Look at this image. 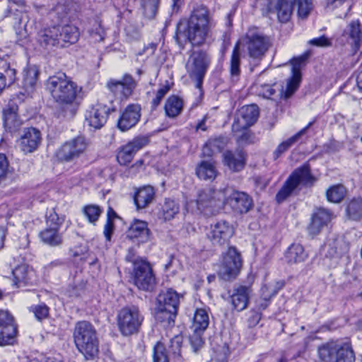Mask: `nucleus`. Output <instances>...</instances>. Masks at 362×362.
<instances>
[{
  "label": "nucleus",
  "instance_id": "58836bf2",
  "mask_svg": "<svg viewBox=\"0 0 362 362\" xmlns=\"http://www.w3.org/2000/svg\"><path fill=\"white\" fill-rule=\"evenodd\" d=\"M182 109V100L177 96L169 97L165 105V111L168 117L174 118L180 114Z\"/></svg>",
  "mask_w": 362,
  "mask_h": 362
},
{
  "label": "nucleus",
  "instance_id": "20e7f679",
  "mask_svg": "<svg viewBox=\"0 0 362 362\" xmlns=\"http://www.w3.org/2000/svg\"><path fill=\"white\" fill-rule=\"evenodd\" d=\"M180 303V294L172 288L160 291L156 298L155 317L164 326L174 325Z\"/></svg>",
  "mask_w": 362,
  "mask_h": 362
},
{
  "label": "nucleus",
  "instance_id": "f704fd0d",
  "mask_svg": "<svg viewBox=\"0 0 362 362\" xmlns=\"http://www.w3.org/2000/svg\"><path fill=\"white\" fill-rule=\"evenodd\" d=\"M228 139L226 136L210 139L205 144L202 148V153L204 156L211 157L216 153L221 152L226 146Z\"/></svg>",
  "mask_w": 362,
  "mask_h": 362
},
{
  "label": "nucleus",
  "instance_id": "4468645a",
  "mask_svg": "<svg viewBox=\"0 0 362 362\" xmlns=\"http://www.w3.org/2000/svg\"><path fill=\"white\" fill-rule=\"evenodd\" d=\"M308 56V54H305L291 60L292 76L288 80L286 89L281 90V98L284 99L289 98L298 88L301 81L300 70L305 66Z\"/></svg>",
  "mask_w": 362,
  "mask_h": 362
},
{
  "label": "nucleus",
  "instance_id": "a878e982",
  "mask_svg": "<svg viewBox=\"0 0 362 362\" xmlns=\"http://www.w3.org/2000/svg\"><path fill=\"white\" fill-rule=\"evenodd\" d=\"M58 32L57 26L41 29L37 35V40L39 45L45 49L59 46Z\"/></svg>",
  "mask_w": 362,
  "mask_h": 362
},
{
  "label": "nucleus",
  "instance_id": "2f4dec72",
  "mask_svg": "<svg viewBox=\"0 0 362 362\" xmlns=\"http://www.w3.org/2000/svg\"><path fill=\"white\" fill-rule=\"evenodd\" d=\"M41 241L50 247H57L62 244V235L59 233V229L46 226L39 233Z\"/></svg>",
  "mask_w": 362,
  "mask_h": 362
},
{
  "label": "nucleus",
  "instance_id": "37998d69",
  "mask_svg": "<svg viewBox=\"0 0 362 362\" xmlns=\"http://www.w3.org/2000/svg\"><path fill=\"white\" fill-rule=\"evenodd\" d=\"M179 211V206L171 199H165L161 206L162 216L165 220H170Z\"/></svg>",
  "mask_w": 362,
  "mask_h": 362
},
{
  "label": "nucleus",
  "instance_id": "6e6d98bb",
  "mask_svg": "<svg viewBox=\"0 0 362 362\" xmlns=\"http://www.w3.org/2000/svg\"><path fill=\"white\" fill-rule=\"evenodd\" d=\"M69 9L67 8V6L64 4H58L55 7L54 11L51 13L52 14H57L59 21H62L67 16L69 13Z\"/></svg>",
  "mask_w": 362,
  "mask_h": 362
},
{
  "label": "nucleus",
  "instance_id": "7ed1b4c3",
  "mask_svg": "<svg viewBox=\"0 0 362 362\" xmlns=\"http://www.w3.org/2000/svg\"><path fill=\"white\" fill-rule=\"evenodd\" d=\"M73 338L77 350L86 359L93 360L99 352V340L95 327L88 321L77 322L73 331Z\"/></svg>",
  "mask_w": 362,
  "mask_h": 362
},
{
  "label": "nucleus",
  "instance_id": "5fc2aeb1",
  "mask_svg": "<svg viewBox=\"0 0 362 362\" xmlns=\"http://www.w3.org/2000/svg\"><path fill=\"white\" fill-rule=\"evenodd\" d=\"M9 164L6 156L0 153V183L4 181L9 172Z\"/></svg>",
  "mask_w": 362,
  "mask_h": 362
},
{
  "label": "nucleus",
  "instance_id": "0e129e2a",
  "mask_svg": "<svg viewBox=\"0 0 362 362\" xmlns=\"http://www.w3.org/2000/svg\"><path fill=\"white\" fill-rule=\"evenodd\" d=\"M284 285L285 283L284 281H276L273 288H271L272 293L269 295V298L275 296L279 292V291L284 288Z\"/></svg>",
  "mask_w": 362,
  "mask_h": 362
},
{
  "label": "nucleus",
  "instance_id": "de8ad7c7",
  "mask_svg": "<svg viewBox=\"0 0 362 362\" xmlns=\"http://www.w3.org/2000/svg\"><path fill=\"white\" fill-rule=\"evenodd\" d=\"M160 0H142L144 15L148 18H153L158 11Z\"/></svg>",
  "mask_w": 362,
  "mask_h": 362
},
{
  "label": "nucleus",
  "instance_id": "774afa93",
  "mask_svg": "<svg viewBox=\"0 0 362 362\" xmlns=\"http://www.w3.org/2000/svg\"><path fill=\"white\" fill-rule=\"evenodd\" d=\"M205 122H206V117H204L202 121H200L196 128L197 129H202L203 131H205L206 130V124H205Z\"/></svg>",
  "mask_w": 362,
  "mask_h": 362
},
{
  "label": "nucleus",
  "instance_id": "79ce46f5",
  "mask_svg": "<svg viewBox=\"0 0 362 362\" xmlns=\"http://www.w3.org/2000/svg\"><path fill=\"white\" fill-rule=\"evenodd\" d=\"M346 213L353 220H359L362 218V199H354L347 206Z\"/></svg>",
  "mask_w": 362,
  "mask_h": 362
},
{
  "label": "nucleus",
  "instance_id": "8fccbe9b",
  "mask_svg": "<svg viewBox=\"0 0 362 362\" xmlns=\"http://www.w3.org/2000/svg\"><path fill=\"white\" fill-rule=\"evenodd\" d=\"M64 222V218L59 217L54 209H51L46 215V226L59 229Z\"/></svg>",
  "mask_w": 362,
  "mask_h": 362
},
{
  "label": "nucleus",
  "instance_id": "2eb2a0df",
  "mask_svg": "<svg viewBox=\"0 0 362 362\" xmlns=\"http://www.w3.org/2000/svg\"><path fill=\"white\" fill-rule=\"evenodd\" d=\"M135 285L141 290L152 291L156 285V278L148 262H138L134 269Z\"/></svg>",
  "mask_w": 362,
  "mask_h": 362
},
{
  "label": "nucleus",
  "instance_id": "1a4fd4ad",
  "mask_svg": "<svg viewBox=\"0 0 362 362\" xmlns=\"http://www.w3.org/2000/svg\"><path fill=\"white\" fill-rule=\"evenodd\" d=\"M88 146L83 136H78L64 143L56 151V157L62 162H72L80 158Z\"/></svg>",
  "mask_w": 362,
  "mask_h": 362
},
{
  "label": "nucleus",
  "instance_id": "5701e85b",
  "mask_svg": "<svg viewBox=\"0 0 362 362\" xmlns=\"http://www.w3.org/2000/svg\"><path fill=\"white\" fill-rule=\"evenodd\" d=\"M127 237L136 240L139 243H146L150 239V230L146 221L135 219L127 231Z\"/></svg>",
  "mask_w": 362,
  "mask_h": 362
},
{
  "label": "nucleus",
  "instance_id": "423d86ee",
  "mask_svg": "<svg viewBox=\"0 0 362 362\" xmlns=\"http://www.w3.org/2000/svg\"><path fill=\"white\" fill-rule=\"evenodd\" d=\"M144 319V317L137 305H127L122 308L117 315L119 331L123 336H131L137 334L140 330Z\"/></svg>",
  "mask_w": 362,
  "mask_h": 362
},
{
  "label": "nucleus",
  "instance_id": "72a5a7b5",
  "mask_svg": "<svg viewBox=\"0 0 362 362\" xmlns=\"http://www.w3.org/2000/svg\"><path fill=\"white\" fill-rule=\"evenodd\" d=\"M286 262L289 264H298L304 262L308 254L300 244H292L284 255Z\"/></svg>",
  "mask_w": 362,
  "mask_h": 362
},
{
  "label": "nucleus",
  "instance_id": "412c9836",
  "mask_svg": "<svg viewBox=\"0 0 362 362\" xmlns=\"http://www.w3.org/2000/svg\"><path fill=\"white\" fill-rule=\"evenodd\" d=\"M141 110V106L138 104L127 105L118 119V128L122 132H126L134 127L140 120Z\"/></svg>",
  "mask_w": 362,
  "mask_h": 362
},
{
  "label": "nucleus",
  "instance_id": "f3484780",
  "mask_svg": "<svg viewBox=\"0 0 362 362\" xmlns=\"http://www.w3.org/2000/svg\"><path fill=\"white\" fill-rule=\"evenodd\" d=\"M17 334V327L13 315L7 310H0V346L13 344Z\"/></svg>",
  "mask_w": 362,
  "mask_h": 362
},
{
  "label": "nucleus",
  "instance_id": "69168bd1",
  "mask_svg": "<svg viewBox=\"0 0 362 362\" xmlns=\"http://www.w3.org/2000/svg\"><path fill=\"white\" fill-rule=\"evenodd\" d=\"M107 220H112V221H113L114 218H116L118 217L116 212L111 207H109V209L107 210Z\"/></svg>",
  "mask_w": 362,
  "mask_h": 362
},
{
  "label": "nucleus",
  "instance_id": "13d9d810",
  "mask_svg": "<svg viewBox=\"0 0 362 362\" xmlns=\"http://www.w3.org/2000/svg\"><path fill=\"white\" fill-rule=\"evenodd\" d=\"M275 90L268 84H261L259 86V95H262L264 98H270L275 93Z\"/></svg>",
  "mask_w": 362,
  "mask_h": 362
},
{
  "label": "nucleus",
  "instance_id": "4c0bfd02",
  "mask_svg": "<svg viewBox=\"0 0 362 362\" xmlns=\"http://www.w3.org/2000/svg\"><path fill=\"white\" fill-rule=\"evenodd\" d=\"M13 286L16 288L25 286L29 281V269L26 264H20L12 271Z\"/></svg>",
  "mask_w": 362,
  "mask_h": 362
},
{
  "label": "nucleus",
  "instance_id": "39448f33",
  "mask_svg": "<svg viewBox=\"0 0 362 362\" xmlns=\"http://www.w3.org/2000/svg\"><path fill=\"white\" fill-rule=\"evenodd\" d=\"M315 181V178L311 173V169L308 163H305L296 168L288 177L282 187L276 195L278 203L285 201L292 194L299 185L311 186Z\"/></svg>",
  "mask_w": 362,
  "mask_h": 362
},
{
  "label": "nucleus",
  "instance_id": "0eeeda50",
  "mask_svg": "<svg viewBox=\"0 0 362 362\" xmlns=\"http://www.w3.org/2000/svg\"><path fill=\"white\" fill-rule=\"evenodd\" d=\"M320 358L325 362H355L356 356L350 342H330L318 349Z\"/></svg>",
  "mask_w": 362,
  "mask_h": 362
},
{
  "label": "nucleus",
  "instance_id": "4d7b16f0",
  "mask_svg": "<svg viewBox=\"0 0 362 362\" xmlns=\"http://www.w3.org/2000/svg\"><path fill=\"white\" fill-rule=\"evenodd\" d=\"M322 251L325 253V255L327 257L333 258L337 254L335 243L333 242L332 244H325L322 248Z\"/></svg>",
  "mask_w": 362,
  "mask_h": 362
},
{
  "label": "nucleus",
  "instance_id": "3c124183",
  "mask_svg": "<svg viewBox=\"0 0 362 362\" xmlns=\"http://www.w3.org/2000/svg\"><path fill=\"white\" fill-rule=\"evenodd\" d=\"M30 311L32 312L35 318L38 321H42L44 319L48 317L49 315V308L44 303L40 305H32L29 308Z\"/></svg>",
  "mask_w": 362,
  "mask_h": 362
},
{
  "label": "nucleus",
  "instance_id": "49530a36",
  "mask_svg": "<svg viewBox=\"0 0 362 362\" xmlns=\"http://www.w3.org/2000/svg\"><path fill=\"white\" fill-rule=\"evenodd\" d=\"M153 362H170L167 349L162 342H157L153 347Z\"/></svg>",
  "mask_w": 362,
  "mask_h": 362
},
{
  "label": "nucleus",
  "instance_id": "393cba45",
  "mask_svg": "<svg viewBox=\"0 0 362 362\" xmlns=\"http://www.w3.org/2000/svg\"><path fill=\"white\" fill-rule=\"evenodd\" d=\"M250 292V287L246 286H239L233 289L230 299L234 310L240 312L247 307Z\"/></svg>",
  "mask_w": 362,
  "mask_h": 362
},
{
  "label": "nucleus",
  "instance_id": "7c9ffc66",
  "mask_svg": "<svg viewBox=\"0 0 362 362\" xmlns=\"http://www.w3.org/2000/svg\"><path fill=\"white\" fill-rule=\"evenodd\" d=\"M223 163L233 171H240L245 166V154L242 151H227L223 155Z\"/></svg>",
  "mask_w": 362,
  "mask_h": 362
},
{
  "label": "nucleus",
  "instance_id": "6e6552de",
  "mask_svg": "<svg viewBox=\"0 0 362 362\" xmlns=\"http://www.w3.org/2000/svg\"><path fill=\"white\" fill-rule=\"evenodd\" d=\"M243 42L250 58L260 60L271 46L269 37L264 35L257 28H250Z\"/></svg>",
  "mask_w": 362,
  "mask_h": 362
},
{
  "label": "nucleus",
  "instance_id": "c9c22d12",
  "mask_svg": "<svg viewBox=\"0 0 362 362\" xmlns=\"http://www.w3.org/2000/svg\"><path fill=\"white\" fill-rule=\"evenodd\" d=\"M296 1V0H277L275 8L280 22L286 23L290 20Z\"/></svg>",
  "mask_w": 362,
  "mask_h": 362
},
{
  "label": "nucleus",
  "instance_id": "e433bc0d",
  "mask_svg": "<svg viewBox=\"0 0 362 362\" xmlns=\"http://www.w3.org/2000/svg\"><path fill=\"white\" fill-rule=\"evenodd\" d=\"M313 122H310L308 123V124L302 129L300 131H299L298 133L294 134L293 136L290 137L287 140L283 141L281 143L276 150L274 151L273 155H274V159L276 160L278 159L284 153H285L291 146H293L296 142L298 141V139L300 138L302 135L305 134L307 130L313 125Z\"/></svg>",
  "mask_w": 362,
  "mask_h": 362
},
{
  "label": "nucleus",
  "instance_id": "a211bd4d",
  "mask_svg": "<svg viewBox=\"0 0 362 362\" xmlns=\"http://www.w3.org/2000/svg\"><path fill=\"white\" fill-rule=\"evenodd\" d=\"M114 111H115L114 107L97 103L87 111L86 120L89 126L95 129H100L106 123L109 114Z\"/></svg>",
  "mask_w": 362,
  "mask_h": 362
},
{
  "label": "nucleus",
  "instance_id": "aec40b11",
  "mask_svg": "<svg viewBox=\"0 0 362 362\" xmlns=\"http://www.w3.org/2000/svg\"><path fill=\"white\" fill-rule=\"evenodd\" d=\"M107 86L115 95L127 98L136 88V82L130 74H126L121 80L110 79Z\"/></svg>",
  "mask_w": 362,
  "mask_h": 362
},
{
  "label": "nucleus",
  "instance_id": "6ab92c4d",
  "mask_svg": "<svg viewBox=\"0 0 362 362\" xmlns=\"http://www.w3.org/2000/svg\"><path fill=\"white\" fill-rule=\"evenodd\" d=\"M233 234L234 228L228 222L219 221L211 225L208 238L212 244L222 245L228 243Z\"/></svg>",
  "mask_w": 362,
  "mask_h": 362
},
{
  "label": "nucleus",
  "instance_id": "c756f323",
  "mask_svg": "<svg viewBox=\"0 0 362 362\" xmlns=\"http://www.w3.org/2000/svg\"><path fill=\"white\" fill-rule=\"evenodd\" d=\"M259 117V109L256 105H245L239 110L238 122L242 128L247 129L254 124Z\"/></svg>",
  "mask_w": 362,
  "mask_h": 362
},
{
  "label": "nucleus",
  "instance_id": "ea45409f",
  "mask_svg": "<svg viewBox=\"0 0 362 362\" xmlns=\"http://www.w3.org/2000/svg\"><path fill=\"white\" fill-rule=\"evenodd\" d=\"M18 107L13 101H10L4 110V121L7 125L16 127L18 122Z\"/></svg>",
  "mask_w": 362,
  "mask_h": 362
},
{
  "label": "nucleus",
  "instance_id": "9b49d317",
  "mask_svg": "<svg viewBox=\"0 0 362 362\" xmlns=\"http://www.w3.org/2000/svg\"><path fill=\"white\" fill-rule=\"evenodd\" d=\"M209 324V315L205 309H197L192 325L190 327L189 334L190 344L194 352L199 350L204 345V341L202 337L204 332Z\"/></svg>",
  "mask_w": 362,
  "mask_h": 362
},
{
  "label": "nucleus",
  "instance_id": "f257e3e1",
  "mask_svg": "<svg viewBox=\"0 0 362 362\" xmlns=\"http://www.w3.org/2000/svg\"><path fill=\"white\" fill-rule=\"evenodd\" d=\"M214 23L209 9L199 6L192 11L186 25L179 23L174 38L181 49H185V42H189V59L186 69L195 87L202 90L203 80L211 64V56L203 49H196L206 43L211 36Z\"/></svg>",
  "mask_w": 362,
  "mask_h": 362
},
{
  "label": "nucleus",
  "instance_id": "c03bdc74",
  "mask_svg": "<svg viewBox=\"0 0 362 362\" xmlns=\"http://www.w3.org/2000/svg\"><path fill=\"white\" fill-rule=\"evenodd\" d=\"M83 211L88 221L95 223L101 215L103 209L98 205L90 204L86 206Z\"/></svg>",
  "mask_w": 362,
  "mask_h": 362
},
{
  "label": "nucleus",
  "instance_id": "f8f14e48",
  "mask_svg": "<svg viewBox=\"0 0 362 362\" xmlns=\"http://www.w3.org/2000/svg\"><path fill=\"white\" fill-rule=\"evenodd\" d=\"M224 199L223 204L229 206L236 214H245L253 206L251 197L245 192L236 190L232 187L223 189Z\"/></svg>",
  "mask_w": 362,
  "mask_h": 362
},
{
  "label": "nucleus",
  "instance_id": "09e8293b",
  "mask_svg": "<svg viewBox=\"0 0 362 362\" xmlns=\"http://www.w3.org/2000/svg\"><path fill=\"white\" fill-rule=\"evenodd\" d=\"M2 68L4 72L1 73L4 81H6V86L8 87L13 84L17 79L16 69L13 67L10 64L5 63Z\"/></svg>",
  "mask_w": 362,
  "mask_h": 362
},
{
  "label": "nucleus",
  "instance_id": "dca6fc26",
  "mask_svg": "<svg viewBox=\"0 0 362 362\" xmlns=\"http://www.w3.org/2000/svg\"><path fill=\"white\" fill-rule=\"evenodd\" d=\"M149 142L148 136H139L127 144L122 146L117 151V160L122 165L131 163L135 154Z\"/></svg>",
  "mask_w": 362,
  "mask_h": 362
},
{
  "label": "nucleus",
  "instance_id": "bf43d9fd",
  "mask_svg": "<svg viewBox=\"0 0 362 362\" xmlns=\"http://www.w3.org/2000/svg\"><path fill=\"white\" fill-rule=\"evenodd\" d=\"M310 44L317 47H328L331 45L328 38L324 35L311 40Z\"/></svg>",
  "mask_w": 362,
  "mask_h": 362
},
{
  "label": "nucleus",
  "instance_id": "cd10ccee",
  "mask_svg": "<svg viewBox=\"0 0 362 362\" xmlns=\"http://www.w3.org/2000/svg\"><path fill=\"white\" fill-rule=\"evenodd\" d=\"M59 46L66 47L76 42L79 37V31L74 25H57Z\"/></svg>",
  "mask_w": 362,
  "mask_h": 362
},
{
  "label": "nucleus",
  "instance_id": "338daca9",
  "mask_svg": "<svg viewBox=\"0 0 362 362\" xmlns=\"http://www.w3.org/2000/svg\"><path fill=\"white\" fill-rule=\"evenodd\" d=\"M356 83L358 90L362 93V70L357 75Z\"/></svg>",
  "mask_w": 362,
  "mask_h": 362
},
{
  "label": "nucleus",
  "instance_id": "a18cd8bd",
  "mask_svg": "<svg viewBox=\"0 0 362 362\" xmlns=\"http://www.w3.org/2000/svg\"><path fill=\"white\" fill-rule=\"evenodd\" d=\"M349 35L356 47H358L362 40V31L358 21H354L349 25Z\"/></svg>",
  "mask_w": 362,
  "mask_h": 362
},
{
  "label": "nucleus",
  "instance_id": "b1692460",
  "mask_svg": "<svg viewBox=\"0 0 362 362\" xmlns=\"http://www.w3.org/2000/svg\"><path fill=\"white\" fill-rule=\"evenodd\" d=\"M332 216L329 210L319 209L312 217L311 223L308 228V233L313 236L319 234L322 228L331 221Z\"/></svg>",
  "mask_w": 362,
  "mask_h": 362
},
{
  "label": "nucleus",
  "instance_id": "864d4df0",
  "mask_svg": "<svg viewBox=\"0 0 362 362\" xmlns=\"http://www.w3.org/2000/svg\"><path fill=\"white\" fill-rule=\"evenodd\" d=\"M170 90V87L168 85L163 86L156 92V97L151 103V110H155L157 107L160 104L161 100L167 93Z\"/></svg>",
  "mask_w": 362,
  "mask_h": 362
},
{
  "label": "nucleus",
  "instance_id": "a19ab883",
  "mask_svg": "<svg viewBox=\"0 0 362 362\" xmlns=\"http://www.w3.org/2000/svg\"><path fill=\"white\" fill-rule=\"evenodd\" d=\"M345 194V187L342 185H337L327 190L326 197L329 202L339 203L344 199Z\"/></svg>",
  "mask_w": 362,
  "mask_h": 362
},
{
  "label": "nucleus",
  "instance_id": "680f3d73",
  "mask_svg": "<svg viewBox=\"0 0 362 362\" xmlns=\"http://www.w3.org/2000/svg\"><path fill=\"white\" fill-rule=\"evenodd\" d=\"M126 260L133 264L134 269L135 268L136 263L138 262H146V260L136 256L134 251L132 248L129 249L128 253L125 257Z\"/></svg>",
  "mask_w": 362,
  "mask_h": 362
},
{
  "label": "nucleus",
  "instance_id": "e2e57ef3",
  "mask_svg": "<svg viewBox=\"0 0 362 362\" xmlns=\"http://www.w3.org/2000/svg\"><path fill=\"white\" fill-rule=\"evenodd\" d=\"M261 319V314L257 312H252L247 320L248 326L253 327L256 326Z\"/></svg>",
  "mask_w": 362,
  "mask_h": 362
},
{
  "label": "nucleus",
  "instance_id": "9d476101",
  "mask_svg": "<svg viewBox=\"0 0 362 362\" xmlns=\"http://www.w3.org/2000/svg\"><path fill=\"white\" fill-rule=\"evenodd\" d=\"M223 259L218 274L222 279L229 281L236 277L242 267L240 252L235 247H230L222 254Z\"/></svg>",
  "mask_w": 362,
  "mask_h": 362
},
{
  "label": "nucleus",
  "instance_id": "4be33fe9",
  "mask_svg": "<svg viewBox=\"0 0 362 362\" xmlns=\"http://www.w3.org/2000/svg\"><path fill=\"white\" fill-rule=\"evenodd\" d=\"M40 142V132L33 127L28 128L20 139V147L24 153H31L38 148Z\"/></svg>",
  "mask_w": 362,
  "mask_h": 362
},
{
  "label": "nucleus",
  "instance_id": "ddd939ff",
  "mask_svg": "<svg viewBox=\"0 0 362 362\" xmlns=\"http://www.w3.org/2000/svg\"><path fill=\"white\" fill-rule=\"evenodd\" d=\"M224 199L223 190H216L211 188L200 190L198 192L197 199L195 202H189L187 207H192L193 204L197 205V209L202 212L208 207H216L223 204Z\"/></svg>",
  "mask_w": 362,
  "mask_h": 362
},
{
  "label": "nucleus",
  "instance_id": "bb28decb",
  "mask_svg": "<svg viewBox=\"0 0 362 362\" xmlns=\"http://www.w3.org/2000/svg\"><path fill=\"white\" fill-rule=\"evenodd\" d=\"M155 189L150 185L139 188L134 194V202L137 210L148 207L154 200Z\"/></svg>",
  "mask_w": 362,
  "mask_h": 362
},
{
  "label": "nucleus",
  "instance_id": "c85d7f7f",
  "mask_svg": "<svg viewBox=\"0 0 362 362\" xmlns=\"http://www.w3.org/2000/svg\"><path fill=\"white\" fill-rule=\"evenodd\" d=\"M240 57V43L237 42L233 49L228 64L229 79L234 83L239 81L241 76Z\"/></svg>",
  "mask_w": 362,
  "mask_h": 362
},
{
  "label": "nucleus",
  "instance_id": "603ef678",
  "mask_svg": "<svg viewBox=\"0 0 362 362\" xmlns=\"http://www.w3.org/2000/svg\"><path fill=\"white\" fill-rule=\"evenodd\" d=\"M298 6V14L301 18H305L309 15L312 9L311 0H296Z\"/></svg>",
  "mask_w": 362,
  "mask_h": 362
},
{
  "label": "nucleus",
  "instance_id": "052dcab7",
  "mask_svg": "<svg viewBox=\"0 0 362 362\" xmlns=\"http://www.w3.org/2000/svg\"><path fill=\"white\" fill-rule=\"evenodd\" d=\"M115 226L113 221L112 220H107L106 223L104 226V235L107 240L110 241L111 240L112 234L114 231Z\"/></svg>",
  "mask_w": 362,
  "mask_h": 362
},
{
  "label": "nucleus",
  "instance_id": "473e14b6",
  "mask_svg": "<svg viewBox=\"0 0 362 362\" xmlns=\"http://www.w3.org/2000/svg\"><path fill=\"white\" fill-rule=\"evenodd\" d=\"M218 174L214 162L211 160H203L196 168L197 176L202 180H214Z\"/></svg>",
  "mask_w": 362,
  "mask_h": 362
},
{
  "label": "nucleus",
  "instance_id": "f03ea898",
  "mask_svg": "<svg viewBox=\"0 0 362 362\" xmlns=\"http://www.w3.org/2000/svg\"><path fill=\"white\" fill-rule=\"evenodd\" d=\"M45 86L54 100L58 104L56 111L57 117L64 119L73 118L78 109L76 98L81 91V87L62 72L49 76L46 81Z\"/></svg>",
  "mask_w": 362,
  "mask_h": 362
}]
</instances>
